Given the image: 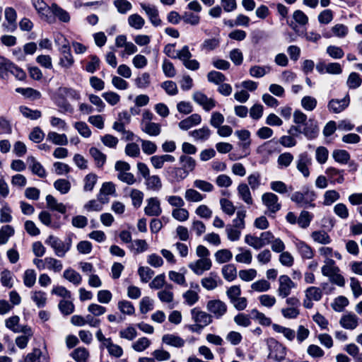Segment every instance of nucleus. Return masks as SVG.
I'll list each match as a JSON object with an SVG mask.
<instances>
[{"mask_svg": "<svg viewBox=\"0 0 362 362\" xmlns=\"http://www.w3.org/2000/svg\"><path fill=\"white\" fill-rule=\"evenodd\" d=\"M182 298L185 304L192 306L198 302L199 296L197 291L189 289L182 294Z\"/></svg>", "mask_w": 362, "mask_h": 362, "instance_id": "603ef678", "label": "nucleus"}, {"mask_svg": "<svg viewBox=\"0 0 362 362\" xmlns=\"http://www.w3.org/2000/svg\"><path fill=\"white\" fill-rule=\"evenodd\" d=\"M219 279L216 273L211 272L208 276L201 280L202 286L208 291H212L218 286Z\"/></svg>", "mask_w": 362, "mask_h": 362, "instance_id": "cd10ccee", "label": "nucleus"}, {"mask_svg": "<svg viewBox=\"0 0 362 362\" xmlns=\"http://www.w3.org/2000/svg\"><path fill=\"white\" fill-rule=\"evenodd\" d=\"M201 122L202 117L199 114L194 113L180 121L178 124V127L180 129L187 131L199 124Z\"/></svg>", "mask_w": 362, "mask_h": 362, "instance_id": "412c9836", "label": "nucleus"}, {"mask_svg": "<svg viewBox=\"0 0 362 362\" xmlns=\"http://www.w3.org/2000/svg\"><path fill=\"white\" fill-rule=\"evenodd\" d=\"M324 265L322 267V274L323 276L329 277L337 272H340L339 268L336 265L334 260L331 258H326L324 261Z\"/></svg>", "mask_w": 362, "mask_h": 362, "instance_id": "473e14b6", "label": "nucleus"}, {"mask_svg": "<svg viewBox=\"0 0 362 362\" xmlns=\"http://www.w3.org/2000/svg\"><path fill=\"white\" fill-rule=\"evenodd\" d=\"M49 15L54 18V22L56 18L62 23H69L71 20L69 12L54 3L50 6Z\"/></svg>", "mask_w": 362, "mask_h": 362, "instance_id": "4468645a", "label": "nucleus"}, {"mask_svg": "<svg viewBox=\"0 0 362 362\" xmlns=\"http://www.w3.org/2000/svg\"><path fill=\"white\" fill-rule=\"evenodd\" d=\"M6 327L15 333H21L25 327L28 325H20V317L17 315L11 316L5 320Z\"/></svg>", "mask_w": 362, "mask_h": 362, "instance_id": "c756f323", "label": "nucleus"}, {"mask_svg": "<svg viewBox=\"0 0 362 362\" xmlns=\"http://www.w3.org/2000/svg\"><path fill=\"white\" fill-rule=\"evenodd\" d=\"M325 173L329 178L331 183L342 184L344 182L343 170H338L333 167H329L325 170Z\"/></svg>", "mask_w": 362, "mask_h": 362, "instance_id": "bb28decb", "label": "nucleus"}, {"mask_svg": "<svg viewBox=\"0 0 362 362\" xmlns=\"http://www.w3.org/2000/svg\"><path fill=\"white\" fill-rule=\"evenodd\" d=\"M21 332L22 334L15 339V343L19 349H24L27 347L29 341L33 337V331L30 327H25L24 329Z\"/></svg>", "mask_w": 362, "mask_h": 362, "instance_id": "a211bd4d", "label": "nucleus"}, {"mask_svg": "<svg viewBox=\"0 0 362 362\" xmlns=\"http://www.w3.org/2000/svg\"><path fill=\"white\" fill-rule=\"evenodd\" d=\"M151 340L147 337H141L132 344V348L137 352H142L151 345Z\"/></svg>", "mask_w": 362, "mask_h": 362, "instance_id": "680f3d73", "label": "nucleus"}, {"mask_svg": "<svg viewBox=\"0 0 362 362\" xmlns=\"http://www.w3.org/2000/svg\"><path fill=\"white\" fill-rule=\"evenodd\" d=\"M271 71L269 66H252L249 70L250 75L254 78H262Z\"/></svg>", "mask_w": 362, "mask_h": 362, "instance_id": "c03bdc74", "label": "nucleus"}, {"mask_svg": "<svg viewBox=\"0 0 362 362\" xmlns=\"http://www.w3.org/2000/svg\"><path fill=\"white\" fill-rule=\"evenodd\" d=\"M47 140L58 146H64L68 144V139L65 134H58L49 132L47 135Z\"/></svg>", "mask_w": 362, "mask_h": 362, "instance_id": "f704fd0d", "label": "nucleus"}, {"mask_svg": "<svg viewBox=\"0 0 362 362\" xmlns=\"http://www.w3.org/2000/svg\"><path fill=\"white\" fill-rule=\"evenodd\" d=\"M63 277L75 286H78L82 281V276L81 274L71 268L64 270Z\"/></svg>", "mask_w": 362, "mask_h": 362, "instance_id": "c9c22d12", "label": "nucleus"}, {"mask_svg": "<svg viewBox=\"0 0 362 362\" xmlns=\"http://www.w3.org/2000/svg\"><path fill=\"white\" fill-rule=\"evenodd\" d=\"M239 197L247 205L253 204V199L249 186L245 183H240L237 187Z\"/></svg>", "mask_w": 362, "mask_h": 362, "instance_id": "a878e982", "label": "nucleus"}, {"mask_svg": "<svg viewBox=\"0 0 362 362\" xmlns=\"http://www.w3.org/2000/svg\"><path fill=\"white\" fill-rule=\"evenodd\" d=\"M20 362H49V358L47 354H44L40 349L35 348Z\"/></svg>", "mask_w": 362, "mask_h": 362, "instance_id": "2eb2a0df", "label": "nucleus"}, {"mask_svg": "<svg viewBox=\"0 0 362 362\" xmlns=\"http://www.w3.org/2000/svg\"><path fill=\"white\" fill-rule=\"evenodd\" d=\"M179 163L188 175L195 169L197 165L195 159L187 155H181L179 157Z\"/></svg>", "mask_w": 362, "mask_h": 362, "instance_id": "c85d7f7f", "label": "nucleus"}, {"mask_svg": "<svg viewBox=\"0 0 362 362\" xmlns=\"http://www.w3.org/2000/svg\"><path fill=\"white\" fill-rule=\"evenodd\" d=\"M214 257L218 263L223 264L229 262L233 257V254L228 249H221L216 252Z\"/></svg>", "mask_w": 362, "mask_h": 362, "instance_id": "bf43d9fd", "label": "nucleus"}, {"mask_svg": "<svg viewBox=\"0 0 362 362\" xmlns=\"http://www.w3.org/2000/svg\"><path fill=\"white\" fill-rule=\"evenodd\" d=\"M316 197V193L313 190L305 189L302 192H293L291 196V200L299 207L313 208L315 206L314 201Z\"/></svg>", "mask_w": 362, "mask_h": 362, "instance_id": "f03ea898", "label": "nucleus"}, {"mask_svg": "<svg viewBox=\"0 0 362 362\" xmlns=\"http://www.w3.org/2000/svg\"><path fill=\"white\" fill-rule=\"evenodd\" d=\"M140 6L141 8L146 12L151 23L154 26H158L161 25L162 21L158 16V10L155 6L146 4L144 3H141Z\"/></svg>", "mask_w": 362, "mask_h": 362, "instance_id": "f3484780", "label": "nucleus"}, {"mask_svg": "<svg viewBox=\"0 0 362 362\" xmlns=\"http://www.w3.org/2000/svg\"><path fill=\"white\" fill-rule=\"evenodd\" d=\"M250 288L253 291L263 293L268 291L271 288V284L265 279H260L253 282Z\"/></svg>", "mask_w": 362, "mask_h": 362, "instance_id": "13d9d810", "label": "nucleus"}, {"mask_svg": "<svg viewBox=\"0 0 362 362\" xmlns=\"http://www.w3.org/2000/svg\"><path fill=\"white\" fill-rule=\"evenodd\" d=\"M339 193L335 189L327 190L323 195V204L325 206H330L339 199Z\"/></svg>", "mask_w": 362, "mask_h": 362, "instance_id": "6e6d98bb", "label": "nucleus"}, {"mask_svg": "<svg viewBox=\"0 0 362 362\" xmlns=\"http://www.w3.org/2000/svg\"><path fill=\"white\" fill-rule=\"evenodd\" d=\"M305 296L307 298L313 299L315 301H319L322 297V292L318 287L310 286L305 291Z\"/></svg>", "mask_w": 362, "mask_h": 362, "instance_id": "69168bd1", "label": "nucleus"}, {"mask_svg": "<svg viewBox=\"0 0 362 362\" xmlns=\"http://www.w3.org/2000/svg\"><path fill=\"white\" fill-rule=\"evenodd\" d=\"M54 187L61 194H67L71 189V183L66 179H58L54 182Z\"/></svg>", "mask_w": 362, "mask_h": 362, "instance_id": "338daca9", "label": "nucleus"}, {"mask_svg": "<svg viewBox=\"0 0 362 362\" xmlns=\"http://www.w3.org/2000/svg\"><path fill=\"white\" fill-rule=\"evenodd\" d=\"M297 285L287 275H281L278 279L277 296L282 299L290 298L292 290L296 288Z\"/></svg>", "mask_w": 362, "mask_h": 362, "instance_id": "7ed1b4c3", "label": "nucleus"}, {"mask_svg": "<svg viewBox=\"0 0 362 362\" xmlns=\"http://www.w3.org/2000/svg\"><path fill=\"white\" fill-rule=\"evenodd\" d=\"M105 346L107 349L109 354L112 356L119 358L123 355L122 348L117 344H113L110 338H107Z\"/></svg>", "mask_w": 362, "mask_h": 362, "instance_id": "a18cd8bd", "label": "nucleus"}, {"mask_svg": "<svg viewBox=\"0 0 362 362\" xmlns=\"http://www.w3.org/2000/svg\"><path fill=\"white\" fill-rule=\"evenodd\" d=\"M175 160V158L170 154L153 156L150 158L151 165L156 169L162 168L165 163H173Z\"/></svg>", "mask_w": 362, "mask_h": 362, "instance_id": "4be33fe9", "label": "nucleus"}, {"mask_svg": "<svg viewBox=\"0 0 362 362\" xmlns=\"http://www.w3.org/2000/svg\"><path fill=\"white\" fill-rule=\"evenodd\" d=\"M129 248L130 250L133 251L134 254H140L148 250V245L145 240L136 239L132 243Z\"/></svg>", "mask_w": 362, "mask_h": 362, "instance_id": "49530a36", "label": "nucleus"}, {"mask_svg": "<svg viewBox=\"0 0 362 362\" xmlns=\"http://www.w3.org/2000/svg\"><path fill=\"white\" fill-rule=\"evenodd\" d=\"M45 243L51 247L57 257H64L71 247L72 240L69 237L63 241L59 238L50 235L45 240Z\"/></svg>", "mask_w": 362, "mask_h": 362, "instance_id": "f257e3e1", "label": "nucleus"}, {"mask_svg": "<svg viewBox=\"0 0 362 362\" xmlns=\"http://www.w3.org/2000/svg\"><path fill=\"white\" fill-rule=\"evenodd\" d=\"M296 247L301 257L305 259H311L314 255L313 249L303 241L296 243Z\"/></svg>", "mask_w": 362, "mask_h": 362, "instance_id": "de8ad7c7", "label": "nucleus"}, {"mask_svg": "<svg viewBox=\"0 0 362 362\" xmlns=\"http://www.w3.org/2000/svg\"><path fill=\"white\" fill-rule=\"evenodd\" d=\"M240 253L235 255V259L237 262L250 264L252 262V252L249 250H244L242 247L238 248Z\"/></svg>", "mask_w": 362, "mask_h": 362, "instance_id": "052dcab7", "label": "nucleus"}, {"mask_svg": "<svg viewBox=\"0 0 362 362\" xmlns=\"http://www.w3.org/2000/svg\"><path fill=\"white\" fill-rule=\"evenodd\" d=\"M12 209L8 203L3 202L0 208V223H6L11 222L12 217Z\"/></svg>", "mask_w": 362, "mask_h": 362, "instance_id": "ea45409f", "label": "nucleus"}, {"mask_svg": "<svg viewBox=\"0 0 362 362\" xmlns=\"http://www.w3.org/2000/svg\"><path fill=\"white\" fill-rule=\"evenodd\" d=\"M46 269L54 272H59L63 269L62 262L52 257H45Z\"/></svg>", "mask_w": 362, "mask_h": 362, "instance_id": "864d4df0", "label": "nucleus"}, {"mask_svg": "<svg viewBox=\"0 0 362 362\" xmlns=\"http://www.w3.org/2000/svg\"><path fill=\"white\" fill-rule=\"evenodd\" d=\"M211 134L210 129L204 126L202 128L196 129L189 132V136H191L195 141L204 142L208 140Z\"/></svg>", "mask_w": 362, "mask_h": 362, "instance_id": "aec40b11", "label": "nucleus"}, {"mask_svg": "<svg viewBox=\"0 0 362 362\" xmlns=\"http://www.w3.org/2000/svg\"><path fill=\"white\" fill-rule=\"evenodd\" d=\"M27 163H28L29 168L32 173L40 177H45L47 175L46 170L33 156H29L27 158Z\"/></svg>", "mask_w": 362, "mask_h": 362, "instance_id": "393cba45", "label": "nucleus"}, {"mask_svg": "<svg viewBox=\"0 0 362 362\" xmlns=\"http://www.w3.org/2000/svg\"><path fill=\"white\" fill-rule=\"evenodd\" d=\"M147 204L144 208L146 215L149 216H158L162 213L160 201L156 197L147 199Z\"/></svg>", "mask_w": 362, "mask_h": 362, "instance_id": "dca6fc26", "label": "nucleus"}, {"mask_svg": "<svg viewBox=\"0 0 362 362\" xmlns=\"http://www.w3.org/2000/svg\"><path fill=\"white\" fill-rule=\"evenodd\" d=\"M146 180L147 188L153 190H159L162 187V182L158 175H148Z\"/></svg>", "mask_w": 362, "mask_h": 362, "instance_id": "0e129e2a", "label": "nucleus"}, {"mask_svg": "<svg viewBox=\"0 0 362 362\" xmlns=\"http://www.w3.org/2000/svg\"><path fill=\"white\" fill-rule=\"evenodd\" d=\"M269 341L272 344L274 345V348L277 352L274 356H272V354L270 353L269 356H272L274 360L277 362H283L286 356V347L274 339H270Z\"/></svg>", "mask_w": 362, "mask_h": 362, "instance_id": "2f4dec72", "label": "nucleus"}, {"mask_svg": "<svg viewBox=\"0 0 362 362\" xmlns=\"http://www.w3.org/2000/svg\"><path fill=\"white\" fill-rule=\"evenodd\" d=\"M33 4L40 16L41 19L49 24L54 23V18L49 15L50 6H48L43 0H33Z\"/></svg>", "mask_w": 362, "mask_h": 362, "instance_id": "9d476101", "label": "nucleus"}, {"mask_svg": "<svg viewBox=\"0 0 362 362\" xmlns=\"http://www.w3.org/2000/svg\"><path fill=\"white\" fill-rule=\"evenodd\" d=\"M141 130L151 136H157L161 132V126L158 123L149 122L141 126Z\"/></svg>", "mask_w": 362, "mask_h": 362, "instance_id": "e433bc0d", "label": "nucleus"}, {"mask_svg": "<svg viewBox=\"0 0 362 362\" xmlns=\"http://www.w3.org/2000/svg\"><path fill=\"white\" fill-rule=\"evenodd\" d=\"M262 204L267 207L270 214H276L281 207L279 197L272 192H265L262 195Z\"/></svg>", "mask_w": 362, "mask_h": 362, "instance_id": "0eeeda50", "label": "nucleus"}, {"mask_svg": "<svg viewBox=\"0 0 362 362\" xmlns=\"http://www.w3.org/2000/svg\"><path fill=\"white\" fill-rule=\"evenodd\" d=\"M319 132V128L317 122L312 119H310L306 123L304 124V128L301 130V133L305 135L308 139H313L317 137Z\"/></svg>", "mask_w": 362, "mask_h": 362, "instance_id": "5701e85b", "label": "nucleus"}, {"mask_svg": "<svg viewBox=\"0 0 362 362\" xmlns=\"http://www.w3.org/2000/svg\"><path fill=\"white\" fill-rule=\"evenodd\" d=\"M162 342L166 345L182 348L185 344V340L175 334H166L162 337Z\"/></svg>", "mask_w": 362, "mask_h": 362, "instance_id": "6ab92c4d", "label": "nucleus"}, {"mask_svg": "<svg viewBox=\"0 0 362 362\" xmlns=\"http://www.w3.org/2000/svg\"><path fill=\"white\" fill-rule=\"evenodd\" d=\"M350 103V98L347 94L344 96V98L339 99H332L329 100L327 107L329 111L334 113H339L344 110Z\"/></svg>", "mask_w": 362, "mask_h": 362, "instance_id": "ddd939ff", "label": "nucleus"}, {"mask_svg": "<svg viewBox=\"0 0 362 362\" xmlns=\"http://www.w3.org/2000/svg\"><path fill=\"white\" fill-rule=\"evenodd\" d=\"M36 276L37 274L34 269H26L23 276L24 285L28 288L33 287L36 282Z\"/></svg>", "mask_w": 362, "mask_h": 362, "instance_id": "4d7b16f0", "label": "nucleus"}, {"mask_svg": "<svg viewBox=\"0 0 362 362\" xmlns=\"http://www.w3.org/2000/svg\"><path fill=\"white\" fill-rule=\"evenodd\" d=\"M173 286L168 284L163 290L160 291L157 296L159 300L165 303H171L174 300V294L171 291Z\"/></svg>", "mask_w": 362, "mask_h": 362, "instance_id": "58836bf2", "label": "nucleus"}, {"mask_svg": "<svg viewBox=\"0 0 362 362\" xmlns=\"http://www.w3.org/2000/svg\"><path fill=\"white\" fill-rule=\"evenodd\" d=\"M221 273L223 278L228 281H232L237 277V269L232 264L224 265L221 269Z\"/></svg>", "mask_w": 362, "mask_h": 362, "instance_id": "79ce46f5", "label": "nucleus"}, {"mask_svg": "<svg viewBox=\"0 0 362 362\" xmlns=\"http://www.w3.org/2000/svg\"><path fill=\"white\" fill-rule=\"evenodd\" d=\"M192 98L197 104L201 105L205 111H210L216 106V101L213 98H208L200 91L194 93Z\"/></svg>", "mask_w": 362, "mask_h": 362, "instance_id": "9b49d317", "label": "nucleus"}, {"mask_svg": "<svg viewBox=\"0 0 362 362\" xmlns=\"http://www.w3.org/2000/svg\"><path fill=\"white\" fill-rule=\"evenodd\" d=\"M46 202L47 207L51 210L57 211L61 214H65L66 211V206L63 203L59 202L51 194L46 196Z\"/></svg>", "mask_w": 362, "mask_h": 362, "instance_id": "72a5a7b5", "label": "nucleus"}, {"mask_svg": "<svg viewBox=\"0 0 362 362\" xmlns=\"http://www.w3.org/2000/svg\"><path fill=\"white\" fill-rule=\"evenodd\" d=\"M71 356L76 362H87L89 353L86 348L79 347L74 350Z\"/></svg>", "mask_w": 362, "mask_h": 362, "instance_id": "3c124183", "label": "nucleus"}, {"mask_svg": "<svg viewBox=\"0 0 362 362\" xmlns=\"http://www.w3.org/2000/svg\"><path fill=\"white\" fill-rule=\"evenodd\" d=\"M313 240L319 244L328 245L332 242L330 236L325 230H315L311 233Z\"/></svg>", "mask_w": 362, "mask_h": 362, "instance_id": "a19ab883", "label": "nucleus"}, {"mask_svg": "<svg viewBox=\"0 0 362 362\" xmlns=\"http://www.w3.org/2000/svg\"><path fill=\"white\" fill-rule=\"evenodd\" d=\"M212 262L210 258L198 259L189 263L188 267L197 275H202L205 272L211 269Z\"/></svg>", "mask_w": 362, "mask_h": 362, "instance_id": "6e6552de", "label": "nucleus"}, {"mask_svg": "<svg viewBox=\"0 0 362 362\" xmlns=\"http://www.w3.org/2000/svg\"><path fill=\"white\" fill-rule=\"evenodd\" d=\"M297 170L304 177L310 176L309 166L312 164V158L307 152H303L298 156L296 161Z\"/></svg>", "mask_w": 362, "mask_h": 362, "instance_id": "1a4fd4ad", "label": "nucleus"}, {"mask_svg": "<svg viewBox=\"0 0 362 362\" xmlns=\"http://www.w3.org/2000/svg\"><path fill=\"white\" fill-rule=\"evenodd\" d=\"M293 156L289 152L281 153L277 158L279 168H288L293 160Z\"/></svg>", "mask_w": 362, "mask_h": 362, "instance_id": "774afa93", "label": "nucleus"}, {"mask_svg": "<svg viewBox=\"0 0 362 362\" xmlns=\"http://www.w3.org/2000/svg\"><path fill=\"white\" fill-rule=\"evenodd\" d=\"M359 318L353 313L343 315L339 320L341 326L346 329H354L358 325Z\"/></svg>", "mask_w": 362, "mask_h": 362, "instance_id": "b1692460", "label": "nucleus"}, {"mask_svg": "<svg viewBox=\"0 0 362 362\" xmlns=\"http://www.w3.org/2000/svg\"><path fill=\"white\" fill-rule=\"evenodd\" d=\"M286 304L288 307L281 310L282 316L288 320L297 318L300 315V300L297 297L291 296L286 299Z\"/></svg>", "mask_w": 362, "mask_h": 362, "instance_id": "20e7f679", "label": "nucleus"}, {"mask_svg": "<svg viewBox=\"0 0 362 362\" xmlns=\"http://www.w3.org/2000/svg\"><path fill=\"white\" fill-rule=\"evenodd\" d=\"M204 196L194 189H188L185 192V199L189 202H199Z\"/></svg>", "mask_w": 362, "mask_h": 362, "instance_id": "e2e57ef3", "label": "nucleus"}, {"mask_svg": "<svg viewBox=\"0 0 362 362\" xmlns=\"http://www.w3.org/2000/svg\"><path fill=\"white\" fill-rule=\"evenodd\" d=\"M166 171L173 181L178 182L182 181L189 175L180 166L169 167Z\"/></svg>", "mask_w": 362, "mask_h": 362, "instance_id": "7c9ffc66", "label": "nucleus"}, {"mask_svg": "<svg viewBox=\"0 0 362 362\" xmlns=\"http://www.w3.org/2000/svg\"><path fill=\"white\" fill-rule=\"evenodd\" d=\"M14 233V228L11 226H3L0 229V245H5Z\"/></svg>", "mask_w": 362, "mask_h": 362, "instance_id": "09e8293b", "label": "nucleus"}, {"mask_svg": "<svg viewBox=\"0 0 362 362\" xmlns=\"http://www.w3.org/2000/svg\"><path fill=\"white\" fill-rule=\"evenodd\" d=\"M30 298L39 308H43L47 303V294L42 291H33L30 293Z\"/></svg>", "mask_w": 362, "mask_h": 362, "instance_id": "4c0bfd02", "label": "nucleus"}, {"mask_svg": "<svg viewBox=\"0 0 362 362\" xmlns=\"http://www.w3.org/2000/svg\"><path fill=\"white\" fill-rule=\"evenodd\" d=\"M128 24L136 30H141L145 24V20L139 14L134 13L128 17Z\"/></svg>", "mask_w": 362, "mask_h": 362, "instance_id": "5fc2aeb1", "label": "nucleus"}, {"mask_svg": "<svg viewBox=\"0 0 362 362\" xmlns=\"http://www.w3.org/2000/svg\"><path fill=\"white\" fill-rule=\"evenodd\" d=\"M206 310L212 317L220 319L227 313L228 306L225 302L219 299H213L207 302Z\"/></svg>", "mask_w": 362, "mask_h": 362, "instance_id": "423d86ee", "label": "nucleus"}, {"mask_svg": "<svg viewBox=\"0 0 362 362\" xmlns=\"http://www.w3.org/2000/svg\"><path fill=\"white\" fill-rule=\"evenodd\" d=\"M190 314L192 320L197 324L199 329H202L213 322L212 315L199 308H192L190 310Z\"/></svg>", "mask_w": 362, "mask_h": 362, "instance_id": "39448f33", "label": "nucleus"}, {"mask_svg": "<svg viewBox=\"0 0 362 362\" xmlns=\"http://www.w3.org/2000/svg\"><path fill=\"white\" fill-rule=\"evenodd\" d=\"M272 328L274 332L282 334L288 341H293L296 337V332L293 329L286 327L277 324H273Z\"/></svg>", "mask_w": 362, "mask_h": 362, "instance_id": "37998d69", "label": "nucleus"}, {"mask_svg": "<svg viewBox=\"0 0 362 362\" xmlns=\"http://www.w3.org/2000/svg\"><path fill=\"white\" fill-rule=\"evenodd\" d=\"M90 154L93 158L97 167L102 168L106 161V156L97 148L92 147L89 150Z\"/></svg>", "mask_w": 362, "mask_h": 362, "instance_id": "8fccbe9b", "label": "nucleus"}, {"mask_svg": "<svg viewBox=\"0 0 362 362\" xmlns=\"http://www.w3.org/2000/svg\"><path fill=\"white\" fill-rule=\"evenodd\" d=\"M5 18L7 23L2 24L4 30L6 32H13L16 29L17 14L14 8L7 7L4 11Z\"/></svg>", "mask_w": 362, "mask_h": 362, "instance_id": "f8f14e48", "label": "nucleus"}]
</instances>
